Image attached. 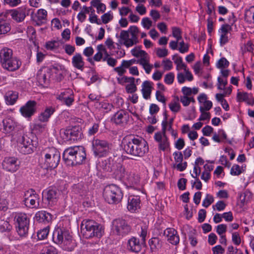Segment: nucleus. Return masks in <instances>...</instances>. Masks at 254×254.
I'll return each mask as SVG.
<instances>
[{
    "instance_id": "nucleus-1",
    "label": "nucleus",
    "mask_w": 254,
    "mask_h": 254,
    "mask_svg": "<svg viewBox=\"0 0 254 254\" xmlns=\"http://www.w3.org/2000/svg\"><path fill=\"white\" fill-rule=\"evenodd\" d=\"M122 147L124 151L133 159L142 157L149 149L146 141L134 136L124 138L122 140Z\"/></svg>"
},
{
    "instance_id": "nucleus-2",
    "label": "nucleus",
    "mask_w": 254,
    "mask_h": 254,
    "mask_svg": "<svg viewBox=\"0 0 254 254\" xmlns=\"http://www.w3.org/2000/svg\"><path fill=\"white\" fill-rule=\"evenodd\" d=\"M63 158L67 165L75 166L82 164L86 159L85 148L82 146H74L66 149Z\"/></svg>"
},
{
    "instance_id": "nucleus-3",
    "label": "nucleus",
    "mask_w": 254,
    "mask_h": 254,
    "mask_svg": "<svg viewBox=\"0 0 254 254\" xmlns=\"http://www.w3.org/2000/svg\"><path fill=\"white\" fill-rule=\"evenodd\" d=\"M0 62L2 67L10 71H14L19 68L21 61L13 55L11 49L3 48L0 51Z\"/></svg>"
},
{
    "instance_id": "nucleus-4",
    "label": "nucleus",
    "mask_w": 254,
    "mask_h": 254,
    "mask_svg": "<svg viewBox=\"0 0 254 254\" xmlns=\"http://www.w3.org/2000/svg\"><path fill=\"white\" fill-rule=\"evenodd\" d=\"M53 240L55 243L67 251H72L75 246L72 236L65 229H56L53 232Z\"/></svg>"
},
{
    "instance_id": "nucleus-5",
    "label": "nucleus",
    "mask_w": 254,
    "mask_h": 254,
    "mask_svg": "<svg viewBox=\"0 0 254 254\" xmlns=\"http://www.w3.org/2000/svg\"><path fill=\"white\" fill-rule=\"evenodd\" d=\"M80 227L81 232L86 239L101 238L104 232L103 226L93 220H84Z\"/></svg>"
},
{
    "instance_id": "nucleus-6",
    "label": "nucleus",
    "mask_w": 254,
    "mask_h": 254,
    "mask_svg": "<svg viewBox=\"0 0 254 254\" xmlns=\"http://www.w3.org/2000/svg\"><path fill=\"white\" fill-rule=\"evenodd\" d=\"M103 195L105 200L109 204L118 203L123 197L121 189L114 184L106 186L104 189Z\"/></svg>"
},
{
    "instance_id": "nucleus-7",
    "label": "nucleus",
    "mask_w": 254,
    "mask_h": 254,
    "mask_svg": "<svg viewBox=\"0 0 254 254\" xmlns=\"http://www.w3.org/2000/svg\"><path fill=\"white\" fill-rule=\"evenodd\" d=\"M41 156L45 157V166L44 167V168L46 169L56 168L61 158L59 151L54 147L44 150L41 152Z\"/></svg>"
},
{
    "instance_id": "nucleus-8",
    "label": "nucleus",
    "mask_w": 254,
    "mask_h": 254,
    "mask_svg": "<svg viewBox=\"0 0 254 254\" xmlns=\"http://www.w3.org/2000/svg\"><path fill=\"white\" fill-rule=\"evenodd\" d=\"M36 140H33L27 135L24 134L17 141V150L22 154H28L32 153L37 146Z\"/></svg>"
},
{
    "instance_id": "nucleus-9",
    "label": "nucleus",
    "mask_w": 254,
    "mask_h": 254,
    "mask_svg": "<svg viewBox=\"0 0 254 254\" xmlns=\"http://www.w3.org/2000/svg\"><path fill=\"white\" fill-rule=\"evenodd\" d=\"M138 28L135 26H131L127 31L122 30L120 38L124 41L123 44L127 48L132 46L138 42L137 34Z\"/></svg>"
},
{
    "instance_id": "nucleus-10",
    "label": "nucleus",
    "mask_w": 254,
    "mask_h": 254,
    "mask_svg": "<svg viewBox=\"0 0 254 254\" xmlns=\"http://www.w3.org/2000/svg\"><path fill=\"white\" fill-rule=\"evenodd\" d=\"M112 144L105 140L94 138L92 141L94 154L98 157L106 156L112 148Z\"/></svg>"
},
{
    "instance_id": "nucleus-11",
    "label": "nucleus",
    "mask_w": 254,
    "mask_h": 254,
    "mask_svg": "<svg viewBox=\"0 0 254 254\" xmlns=\"http://www.w3.org/2000/svg\"><path fill=\"white\" fill-rule=\"evenodd\" d=\"M16 228L18 235L21 238H25L28 235L29 219L25 213H20L15 216Z\"/></svg>"
},
{
    "instance_id": "nucleus-12",
    "label": "nucleus",
    "mask_w": 254,
    "mask_h": 254,
    "mask_svg": "<svg viewBox=\"0 0 254 254\" xmlns=\"http://www.w3.org/2000/svg\"><path fill=\"white\" fill-rule=\"evenodd\" d=\"M113 232L118 236H125L131 231V227L124 219L118 218L114 220L112 222Z\"/></svg>"
},
{
    "instance_id": "nucleus-13",
    "label": "nucleus",
    "mask_w": 254,
    "mask_h": 254,
    "mask_svg": "<svg viewBox=\"0 0 254 254\" xmlns=\"http://www.w3.org/2000/svg\"><path fill=\"white\" fill-rule=\"evenodd\" d=\"M61 134H63L62 137L64 139L68 140H77L81 138L82 133L81 127L79 126L68 127L65 129L61 131Z\"/></svg>"
},
{
    "instance_id": "nucleus-14",
    "label": "nucleus",
    "mask_w": 254,
    "mask_h": 254,
    "mask_svg": "<svg viewBox=\"0 0 254 254\" xmlns=\"http://www.w3.org/2000/svg\"><path fill=\"white\" fill-rule=\"evenodd\" d=\"M2 165L4 169L9 172H14L18 169L19 162L15 157H6L4 158Z\"/></svg>"
},
{
    "instance_id": "nucleus-15",
    "label": "nucleus",
    "mask_w": 254,
    "mask_h": 254,
    "mask_svg": "<svg viewBox=\"0 0 254 254\" xmlns=\"http://www.w3.org/2000/svg\"><path fill=\"white\" fill-rule=\"evenodd\" d=\"M36 102L30 100L28 101L24 106L20 109V112L22 115L25 118H30L33 116L36 110Z\"/></svg>"
},
{
    "instance_id": "nucleus-16",
    "label": "nucleus",
    "mask_w": 254,
    "mask_h": 254,
    "mask_svg": "<svg viewBox=\"0 0 254 254\" xmlns=\"http://www.w3.org/2000/svg\"><path fill=\"white\" fill-rule=\"evenodd\" d=\"M154 138L158 143L159 150L164 151L169 148L170 143L166 135L162 134L159 131L155 133Z\"/></svg>"
},
{
    "instance_id": "nucleus-17",
    "label": "nucleus",
    "mask_w": 254,
    "mask_h": 254,
    "mask_svg": "<svg viewBox=\"0 0 254 254\" xmlns=\"http://www.w3.org/2000/svg\"><path fill=\"white\" fill-rule=\"evenodd\" d=\"M57 99L61 101L62 103L69 107L74 102L73 92L72 90L67 89L65 91L61 93L57 97Z\"/></svg>"
},
{
    "instance_id": "nucleus-18",
    "label": "nucleus",
    "mask_w": 254,
    "mask_h": 254,
    "mask_svg": "<svg viewBox=\"0 0 254 254\" xmlns=\"http://www.w3.org/2000/svg\"><path fill=\"white\" fill-rule=\"evenodd\" d=\"M52 69L45 68L39 70L37 74V78L38 82L42 85H48L50 82V78L51 76Z\"/></svg>"
},
{
    "instance_id": "nucleus-19",
    "label": "nucleus",
    "mask_w": 254,
    "mask_h": 254,
    "mask_svg": "<svg viewBox=\"0 0 254 254\" xmlns=\"http://www.w3.org/2000/svg\"><path fill=\"white\" fill-rule=\"evenodd\" d=\"M60 194V191L56 189H50L46 192V199L49 207H52L57 204Z\"/></svg>"
},
{
    "instance_id": "nucleus-20",
    "label": "nucleus",
    "mask_w": 254,
    "mask_h": 254,
    "mask_svg": "<svg viewBox=\"0 0 254 254\" xmlns=\"http://www.w3.org/2000/svg\"><path fill=\"white\" fill-rule=\"evenodd\" d=\"M128 119V113L125 110H121L115 114L112 120L116 124L122 126L127 123Z\"/></svg>"
},
{
    "instance_id": "nucleus-21",
    "label": "nucleus",
    "mask_w": 254,
    "mask_h": 254,
    "mask_svg": "<svg viewBox=\"0 0 254 254\" xmlns=\"http://www.w3.org/2000/svg\"><path fill=\"white\" fill-rule=\"evenodd\" d=\"M34 192L35 191L33 189L25 192L23 202L26 206L29 207L35 206L36 200L37 199L38 195L34 193Z\"/></svg>"
},
{
    "instance_id": "nucleus-22",
    "label": "nucleus",
    "mask_w": 254,
    "mask_h": 254,
    "mask_svg": "<svg viewBox=\"0 0 254 254\" xmlns=\"http://www.w3.org/2000/svg\"><path fill=\"white\" fill-rule=\"evenodd\" d=\"M164 235L167 238V240L173 245H177L180 241L177 231L174 228H168L164 231Z\"/></svg>"
},
{
    "instance_id": "nucleus-23",
    "label": "nucleus",
    "mask_w": 254,
    "mask_h": 254,
    "mask_svg": "<svg viewBox=\"0 0 254 254\" xmlns=\"http://www.w3.org/2000/svg\"><path fill=\"white\" fill-rule=\"evenodd\" d=\"M10 16L12 19L17 22L23 21L26 17V8L20 7L17 9H11L9 10Z\"/></svg>"
},
{
    "instance_id": "nucleus-24",
    "label": "nucleus",
    "mask_w": 254,
    "mask_h": 254,
    "mask_svg": "<svg viewBox=\"0 0 254 254\" xmlns=\"http://www.w3.org/2000/svg\"><path fill=\"white\" fill-rule=\"evenodd\" d=\"M145 243H142L137 238L132 237L128 240L127 249L131 252L134 253L139 252L142 248V246Z\"/></svg>"
},
{
    "instance_id": "nucleus-25",
    "label": "nucleus",
    "mask_w": 254,
    "mask_h": 254,
    "mask_svg": "<svg viewBox=\"0 0 254 254\" xmlns=\"http://www.w3.org/2000/svg\"><path fill=\"white\" fill-rule=\"evenodd\" d=\"M35 24L37 26H42L47 24L48 22V13L44 9L38 10L34 19Z\"/></svg>"
},
{
    "instance_id": "nucleus-26",
    "label": "nucleus",
    "mask_w": 254,
    "mask_h": 254,
    "mask_svg": "<svg viewBox=\"0 0 254 254\" xmlns=\"http://www.w3.org/2000/svg\"><path fill=\"white\" fill-rule=\"evenodd\" d=\"M35 218L38 222L45 224L50 223L52 219V215L45 211L37 212L35 214Z\"/></svg>"
},
{
    "instance_id": "nucleus-27",
    "label": "nucleus",
    "mask_w": 254,
    "mask_h": 254,
    "mask_svg": "<svg viewBox=\"0 0 254 254\" xmlns=\"http://www.w3.org/2000/svg\"><path fill=\"white\" fill-rule=\"evenodd\" d=\"M71 63L73 66L82 71L84 68L85 63L83 58L80 53H76L72 57Z\"/></svg>"
},
{
    "instance_id": "nucleus-28",
    "label": "nucleus",
    "mask_w": 254,
    "mask_h": 254,
    "mask_svg": "<svg viewBox=\"0 0 254 254\" xmlns=\"http://www.w3.org/2000/svg\"><path fill=\"white\" fill-rule=\"evenodd\" d=\"M125 181L130 187L134 188L137 186L140 182V177L137 175L133 172H129L126 174V177Z\"/></svg>"
},
{
    "instance_id": "nucleus-29",
    "label": "nucleus",
    "mask_w": 254,
    "mask_h": 254,
    "mask_svg": "<svg viewBox=\"0 0 254 254\" xmlns=\"http://www.w3.org/2000/svg\"><path fill=\"white\" fill-rule=\"evenodd\" d=\"M140 200L138 196H131L128 199L127 209L131 212H134L140 207Z\"/></svg>"
},
{
    "instance_id": "nucleus-30",
    "label": "nucleus",
    "mask_w": 254,
    "mask_h": 254,
    "mask_svg": "<svg viewBox=\"0 0 254 254\" xmlns=\"http://www.w3.org/2000/svg\"><path fill=\"white\" fill-rule=\"evenodd\" d=\"M149 244L151 250L155 252L161 249L163 242L158 237H153L149 241Z\"/></svg>"
},
{
    "instance_id": "nucleus-31",
    "label": "nucleus",
    "mask_w": 254,
    "mask_h": 254,
    "mask_svg": "<svg viewBox=\"0 0 254 254\" xmlns=\"http://www.w3.org/2000/svg\"><path fill=\"white\" fill-rule=\"evenodd\" d=\"M237 99L238 101H244L249 105H252L254 104V99L251 95L247 92H238L237 94Z\"/></svg>"
},
{
    "instance_id": "nucleus-32",
    "label": "nucleus",
    "mask_w": 254,
    "mask_h": 254,
    "mask_svg": "<svg viewBox=\"0 0 254 254\" xmlns=\"http://www.w3.org/2000/svg\"><path fill=\"white\" fill-rule=\"evenodd\" d=\"M11 30V25L5 18L0 15V35H5Z\"/></svg>"
},
{
    "instance_id": "nucleus-33",
    "label": "nucleus",
    "mask_w": 254,
    "mask_h": 254,
    "mask_svg": "<svg viewBox=\"0 0 254 254\" xmlns=\"http://www.w3.org/2000/svg\"><path fill=\"white\" fill-rule=\"evenodd\" d=\"M55 112V109L52 107L46 108L44 112L41 113L39 120L42 122H47L51 116Z\"/></svg>"
},
{
    "instance_id": "nucleus-34",
    "label": "nucleus",
    "mask_w": 254,
    "mask_h": 254,
    "mask_svg": "<svg viewBox=\"0 0 254 254\" xmlns=\"http://www.w3.org/2000/svg\"><path fill=\"white\" fill-rule=\"evenodd\" d=\"M142 87L141 92L143 98L145 99L150 98L152 88L151 82L147 80L144 81L142 83Z\"/></svg>"
},
{
    "instance_id": "nucleus-35",
    "label": "nucleus",
    "mask_w": 254,
    "mask_h": 254,
    "mask_svg": "<svg viewBox=\"0 0 254 254\" xmlns=\"http://www.w3.org/2000/svg\"><path fill=\"white\" fill-rule=\"evenodd\" d=\"M3 129L6 133H9L12 131L16 127V124L13 119L5 118L3 121Z\"/></svg>"
},
{
    "instance_id": "nucleus-36",
    "label": "nucleus",
    "mask_w": 254,
    "mask_h": 254,
    "mask_svg": "<svg viewBox=\"0 0 254 254\" xmlns=\"http://www.w3.org/2000/svg\"><path fill=\"white\" fill-rule=\"evenodd\" d=\"M18 93L16 92L9 91L6 92L4 98L7 105H13L18 98Z\"/></svg>"
},
{
    "instance_id": "nucleus-37",
    "label": "nucleus",
    "mask_w": 254,
    "mask_h": 254,
    "mask_svg": "<svg viewBox=\"0 0 254 254\" xmlns=\"http://www.w3.org/2000/svg\"><path fill=\"white\" fill-rule=\"evenodd\" d=\"M101 166L105 171L109 172H112L114 169L113 160L112 158H109V159L102 161Z\"/></svg>"
},
{
    "instance_id": "nucleus-38",
    "label": "nucleus",
    "mask_w": 254,
    "mask_h": 254,
    "mask_svg": "<svg viewBox=\"0 0 254 254\" xmlns=\"http://www.w3.org/2000/svg\"><path fill=\"white\" fill-rule=\"evenodd\" d=\"M140 59L136 60V63L141 65L142 66L146 65V64L149 62V58L147 53L143 50H140Z\"/></svg>"
},
{
    "instance_id": "nucleus-39",
    "label": "nucleus",
    "mask_w": 254,
    "mask_h": 254,
    "mask_svg": "<svg viewBox=\"0 0 254 254\" xmlns=\"http://www.w3.org/2000/svg\"><path fill=\"white\" fill-rule=\"evenodd\" d=\"M49 232V226H47L38 231L37 237L39 240H44L47 238Z\"/></svg>"
},
{
    "instance_id": "nucleus-40",
    "label": "nucleus",
    "mask_w": 254,
    "mask_h": 254,
    "mask_svg": "<svg viewBox=\"0 0 254 254\" xmlns=\"http://www.w3.org/2000/svg\"><path fill=\"white\" fill-rule=\"evenodd\" d=\"M117 177L119 179H125L126 177L125 168L122 167L120 164L117 167Z\"/></svg>"
},
{
    "instance_id": "nucleus-41",
    "label": "nucleus",
    "mask_w": 254,
    "mask_h": 254,
    "mask_svg": "<svg viewBox=\"0 0 254 254\" xmlns=\"http://www.w3.org/2000/svg\"><path fill=\"white\" fill-rule=\"evenodd\" d=\"M229 65V62L225 58H221L216 64V67L218 68H224Z\"/></svg>"
},
{
    "instance_id": "nucleus-42",
    "label": "nucleus",
    "mask_w": 254,
    "mask_h": 254,
    "mask_svg": "<svg viewBox=\"0 0 254 254\" xmlns=\"http://www.w3.org/2000/svg\"><path fill=\"white\" fill-rule=\"evenodd\" d=\"M59 46V42L57 41H52L46 43V48L48 50H53L54 49H57Z\"/></svg>"
},
{
    "instance_id": "nucleus-43",
    "label": "nucleus",
    "mask_w": 254,
    "mask_h": 254,
    "mask_svg": "<svg viewBox=\"0 0 254 254\" xmlns=\"http://www.w3.org/2000/svg\"><path fill=\"white\" fill-rule=\"evenodd\" d=\"M214 201V198L212 195L207 194L205 199L203 200L202 206L207 208Z\"/></svg>"
},
{
    "instance_id": "nucleus-44",
    "label": "nucleus",
    "mask_w": 254,
    "mask_h": 254,
    "mask_svg": "<svg viewBox=\"0 0 254 254\" xmlns=\"http://www.w3.org/2000/svg\"><path fill=\"white\" fill-rule=\"evenodd\" d=\"M113 18V15L111 13V11H109L104 13L101 16L102 22L104 24H107L112 20Z\"/></svg>"
},
{
    "instance_id": "nucleus-45",
    "label": "nucleus",
    "mask_w": 254,
    "mask_h": 254,
    "mask_svg": "<svg viewBox=\"0 0 254 254\" xmlns=\"http://www.w3.org/2000/svg\"><path fill=\"white\" fill-rule=\"evenodd\" d=\"M156 54L159 58H164L167 56L168 54V51L166 48L161 49L158 48L155 49Z\"/></svg>"
},
{
    "instance_id": "nucleus-46",
    "label": "nucleus",
    "mask_w": 254,
    "mask_h": 254,
    "mask_svg": "<svg viewBox=\"0 0 254 254\" xmlns=\"http://www.w3.org/2000/svg\"><path fill=\"white\" fill-rule=\"evenodd\" d=\"M169 107L171 111L174 113L178 112L181 109V106L178 102H172L169 104Z\"/></svg>"
},
{
    "instance_id": "nucleus-47",
    "label": "nucleus",
    "mask_w": 254,
    "mask_h": 254,
    "mask_svg": "<svg viewBox=\"0 0 254 254\" xmlns=\"http://www.w3.org/2000/svg\"><path fill=\"white\" fill-rule=\"evenodd\" d=\"M199 110L201 113V115L199 117L198 120L200 121L207 120H209L210 118V115L209 113L205 112L204 109L202 107H200Z\"/></svg>"
},
{
    "instance_id": "nucleus-48",
    "label": "nucleus",
    "mask_w": 254,
    "mask_h": 254,
    "mask_svg": "<svg viewBox=\"0 0 254 254\" xmlns=\"http://www.w3.org/2000/svg\"><path fill=\"white\" fill-rule=\"evenodd\" d=\"M175 75L173 72H169L165 75L164 82L167 84H171L174 80Z\"/></svg>"
},
{
    "instance_id": "nucleus-49",
    "label": "nucleus",
    "mask_w": 254,
    "mask_h": 254,
    "mask_svg": "<svg viewBox=\"0 0 254 254\" xmlns=\"http://www.w3.org/2000/svg\"><path fill=\"white\" fill-rule=\"evenodd\" d=\"M230 173L232 175L238 176L242 173L240 167L238 165L235 164L231 168Z\"/></svg>"
},
{
    "instance_id": "nucleus-50",
    "label": "nucleus",
    "mask_w": 254,
    "mask_h": 254,
    "mask_svg": "<svg viewBox=\"0 0 254 254\" xmlns=\"http://www.w3.org/2000/svg\"><path fill=\"white\" fill-rule=\"evenodd\" d=\"M217 83V88L218 89L223 90L225 86L227 84V80L226 79H223L220 77H218Z\"/></svg>"
},
{
    "instance_id": "nucleus-51",
    "label": "nucleus",
    "mask_w": 254,
    "mask_h": 254,
    "mask_svg": "<svg viewBox=\"0 0 254 254\" xmlns=\"http://www.w3.org/2000/svg\"><path fill=\"white\" fill-rule=\"evenodd\" d=\"M103 61L107 62V64L112 67H114L117 63V60L116 59H114L111 57L109 58L104 57L103 58Z\"/></svg>"
},
{
    "instance_id": "nucleus-52",
    "label": "nucleus",
    "mask_w": 254,
    "mask_h": 254,
    "mask_svg": "<svg viewBox=\"0 0 254 254\" xmlns=\"http://www.w3.org/2000/svg\"><path fill=\"white\" fill-rule=\"evenodd\" d=\"M147 234V228L146 226H141L140 237L141 238L142 243H145V238Z\"/></svg>"
},
{
    "instance_id": "nucleus-53",
    "label": "nucleus",
    "mask_w": 254,
    "mask_h": 254,
    "mask_svg": "<svg viewBox=\"0 0 254 254\" xmlns=\"http://www.w3.org/2000/svg\"><path fill=\"white\" fill-rule=\"evenodd\" d=\"M21 2V0H3L4 4H8L11 7H16Z\"/></svg>"
},
{
    "instance_id": "nucleus-54",
    "label": "nucleus",
    "mask_w": 254,
    "mask_h": 254,
    "mask_svg": "<svg viewBox=\"0 0 254 254\" xmlns=\"http://www.w3.org/2000/svg\"><path fill=\"white\" fill-rule=\"evenodd\" d=\"M41 254H58V251L53 246H50L47 247L44 252Z\"/></svg>"
},
{
    "instance_id": "nucleus-55",
    "label": "nucleus",
    "mask_w": 254,
    "mask_h": 254,
    "mask_svg": "<svg viewBox=\"0 0 254 254\" xmlns=\"http://www.w3.org/2000/svg\"><path fill=\"white\" fill-rule=\"evenodd\" d=\"M141 24L143 27L149 29L152 26V22L148 17H144L142 19Z\"/></svg>"
},
{
    "instance_id": "nucleus-56",
    "label": "nucleus",
    "mask_w": 254,
    "mask_h": 254,
    "mask_svg": "<svg viewBox=\"0 0 254 254\" xmlns=\"http://www.w3.org/2000/svg\"><path fill=\"white\" fill-rule=\"evenodd\" d=\"M173 121H174L173 118H172L169 120V122H168V125H169L168 130L171 132V133L172 136L176 137L177 136V132L176 130H175L173 128L172 125H173Z\"/></svg>"
},
{
    "instance_id": "nucleus-57",
    "label": "nucleus",
    "mask_w": 254,
    "mask_h": 254,
    "mask_svg": "<svg viewBox=\"0 0 254 254\" xmlns=\"http://www.w3.org/2000/svg\"><path fill=\"white\" fill-rule=\"evenodd\" d=\"M64 49L65 52L68 55H72L75 50V47L69 44H65L64 46Z\"/></svg>"
},
{
    "instance_id": "nucleus-58",
    "label": "nucleus",
    "mask_w": 254,
    "mask_h": 254,
    "mask_svg": "<svg viewBox=\"0 0 254 254\" xmlns=\"http://www.w3.org/2000/svg\"><path fill=\"white\" fill-rule=\"evenodd\" d=\"M180 48L179 50L181 53H185L189 51V46L188 44H185L184 41H182L179 43Z\"/></svg>"
},
{
    "instance_id": "nucleus-59",
    "label": "nucleus",
    "mask_w": 254,
    "mask_h": 254,
    "mask_svg": "<svg viewBox=\"0 0 254 254\" xmlns=\"http://www.w3.org/2000/svg\"><path fill=\"white\" fill-rule=\"evenodd\" d=\"M99 124L94 123L92 127H90L88 130V134L90 135H94L99 130Z\"/></svg>"
},
{
    "instance_id": "nucleus-60",
    "label": "nucleus",
    "mask_w": 254,
    "mask_h": 254,
    "mask_svg": "<svg viewBox=\"0 0 254 254\" xmlns=\"http://www.w3.org/2000/svg\"><path fill=\"white\" fill-rule=\"evenodd\" d=\"M187 180L185 178H181L178 182V187L180 190H185L186 188Z\"/></svg>"
},
{
    "instance_id": "nucleus-61",
    "label": "nucleus",
    "mask_w": 254,
    "mask_h": 254,
    "mask_svg": "<svg viewBox=\"0 0 254 254\" xmlns=\"http://www.w3.org/2000/svg\"><path fill=\"white\" fill-rule=\"evenodd\" d=\"M251 16L254 21V6H251L249 9H247L245 11V18H250Z\"/></svg>"
},
{
    "instance_id": "nucleus-62",
    "label": "nucleus",
    "mask_w": 254,
    "mask_h": 254,
    "mask_svg": "<svg viewBox=\"0 0 254 254\" xmlns=\"http://www.w3.org/2000/svg\"><path fill=\"white\" fill-rule=\"evenodd\" d=\"M164 64V68L165 70H171L173 67L172 62L169 59L164 60L162 61Z\"/></svg>"
},
{
    "instance_id": "nucleus-63",
    "label": "nucleus",
    "mask_w": 254,
    "mask_h": 254,
    "mask_svg": "<svg viewBox=\"0 0 254 254\" xmlns=\"http://www.w3.org/2000/svg\"><path fill=\"white\" fill-rule=\"evenodd\" d=\"M185 141L183 138H179L175 143V147L178 150H181L185 146Z\"/></svg>"
},
{
    "instance_id": "nucleus-64",
    "label": "nucleus",
    "mask_w": 254,
    "mask_h": 254,
    "mask_svg": "<svg viewBox=\"0 0 254 254\" xmlns=\"http://www.w3.org/2000/svg\"><path fill=\"white\" fill-rule=\"evenodd\" d=\"M213 130V128L211 126H206L202 128V132L204 135L210 136Z\"/></svg>"
}]
</instances>
